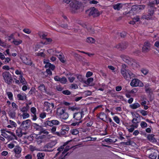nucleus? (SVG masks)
I'll use <instances>...</instances> for the list:
<instances>
[{
	"label": "nucleus",
	"mask_w": 159,
	"mask_h": 159,
	"mask_svg": "<svg viewBox=\"0 0 159 159\" xmlns=\"http://www.w3.org/2000/svg\"><path fill=\"white\" fill-rule=\"evenodd\" d=\"M57 114L61 118L65 120L67 119L69 116L68 114L66 111V110L63 107L57 108Z\"/></svg>",
	"instance_id": "nucleus-1"
},
{
	"label": "nucleus",
	"mask_w": 159,
	"mask_h": 159,
	"mask_svg": "<svg viewBox=\"0 0 159 159\" xmlns=\"http://www.w3.org/2000/svg\"><path fill=\"white\" fill-rule=\"evenodd\" d=\"M121 73L124 78L127 80H130L134 76V75L129 69H121Z\"/></svg>",
	"instance_id": "nucleus-2"
},
{
	"label": "nucleus",
	"mask_w": 159,
	"mask_h": 159,
	"mask_svg": "<svg viewBox=\"0 0 159 159\" xmlns=\"http://www.w3.org/2000/svg\"><path fill=\"white\" fill-rule=\"evenodd\" d=\"M2 75L6 83L9 84H11L12 79L11 75L9 72L5 71L3 72Z\"/></svg>",
	"instance_id": "nucleus-3"
},
{
	"label": "nucleus",
	"mask_w": 159,
	"mask_h": 159,
	"mask_svg": "<svg viewBox=\"0 0 159 159\" xmlns=\"http://www.w3.org/2000/svg\"><path fill=\"white\" fill-rule=\"evenodd\" d=\"M31 121L29 119L23 121L21 123L20 126V129H21L24 131H25L30 126Z\"/></svg>",
	"instance_id": "nucleus-4"
},
{
	"label": "nucleus",
	"mask_w": 159,
	"mask_h": 159,
	"mask_svg": "<svg viewBox=\"0 0 159 159\" xmlns=\"http://www.w3.org/2000/svg\"><path fill=\"white\" fill-rule=\"evenodd\" d=\"M130 85L132 87H143V83L139 80L134 79L132 80L130 83Z\"/></svg>",
	"instance_id": "nucleus-5"
},
{
	"label": "nucleus",
	"mask_w": 159,
	"mask_h": 159,
	"mask_svg": "<svg viewBox=\"0 0 159 159\" xmlns=\"http://www.w3.org/2000/svg\"><path fill=\"white\" fill-rule=\"evenodd\" d=\"M152 44L148 41H145L143 44L142 48V51L143 52L146 53L149 52L151 50Z\"/></svg>",
	"instance_id": "nucleus-6"
},
{
	"label": "nucleus",
	"mask_w": 159,
	"mask_h": 159,
	"mask_svg": "<svg viewBox=\"0 0 159 159\" xmlns=\"http://www.w3.org/2000/svg\"><path fill=\"white\" fill-rule=\"evenodd\" d=\"M89 10V15L90 16H91L93 17H96L100 15V13L98 10L94 7L90 8Z\"/></svg>",
	"instance_id": "nucleus-7"
},
{
	"label": "nucleus",
	"mask_w": 159,
	"mask_h": 159,
	"mask_svg": "<svg viewBox=\"0 0 159 159\" xmlns=\"http://www.w3.org/2000/svg\"><path fill=\"white\" fill-rule=\"evenodd\" d=\"M57 143V140H51L48 143L46 144L43 147V148L46 150L47 149L51 148L54 147Z\"/></svg>",
	"instance_id": "nucleus-8"
},
{
	"label": "nucleus",
	"mask_w": 159,
	"mask_h": 159,
	"mask_svg": "<svg viewBox=\"0 0 159 159\" xmlns=\"http://www.w3.org/2000/svg\"><path fill=\"white\" fill-rule=\"evenodd\" d=\"M120 57L125 62L127 63L128 64L130 65L133 64L134 61L132 58H130L129 57L125 55H121Z\"/></svg>",
	"instance_id": "nucleus-9"
},
{
	"label": "nucleus",
	"mask_w": 159,
	"mask_h": 159,
	"mask_svg": "<svg viewBox=\"0 0 159 159\" xmlns=\"http://www.w3.org/2000/svg\"><path fill=\"white\" fill-rule=\"evenodd\" d=\"M84 111H82L80 112H78L75 113L73 115V118L74 120L80 121L84 115Z\"/></svg>",
	"instance_id": "nucleus-10"
},
{
	"label": "nucleus",
	"mask_w": 159,
	"mask_h": 159,
	"mask_svg": "<svg viewBox=\"0 0 159 159\" xmlns=\"http://www.w3.org/2000/svg\"><path fill=\"white\" fill-rule=\"evenodd\" d=\"M54 107V104L52 102L50 103L48 102H45L44 103V108L47 111L51 110Z\"/></svg>",
	"instance_id": "nucleus-11"
},
{
	"label": "nucleus",
	"mask_w": 159,
	"mask_h": 159,
	"mask_svg": "<svg viewBox=\"0 0 159 159\" xmlns=\"http://www.w3.org/2000/svg\"><path fill=\"white\" fill-rule=\"evenodd\" d=\"M69 130V128L67 125H64L62 128L61 131V134L62 135H64L68 133Z\"/></svg>",
	"instance_id": "nucleus-12"
},
{
	"label": "nucleus",
	"mask_w": 159,
	"mask_h": 159,
	"mask_svg": "<svg viewBox=\"0 0 159 159\" xmlns=\"http://www.w3.org/2000/svg\"><path fill=\"white\" fill-rule=\"evenodd\" d=\"M16 135L19 137H21L23 134L25 135L27 134V132L20 129V127L16 130Z\"/></svg>",
	"instance_id": "nucleus-13"
},
{
	"label": "nucleus",
	"mask_w": 159,
	"mask_h": 159,
	"mask_svg": "<svg viewBox=\"0 0 159 159\" xmlns=\"http://www.w3.org/2000/svg\"><path fill=\"white\" fill-rule=\"evenodd\" d=\"M159 152L157 151H155L154 152H152L148 156V157L150 159H156L158 155Z\"/></svg>",
	"instance_id": "nucleus-14"
},
{
	"label": "nucleus",
	"mask_w": 159,
	"mask_h": 159,
	"mask_svg": "<svg viewBox=\"0 0 159 159\" xmlns=\"http://www.w3.org/2000/svg\"><path fill=\"white\" fill-rule=\"evenodd\" d=\"M153 11H151L150 13L146 15H143L142 16V18L145 19L149 20L151 19L152 16L153 15Z\"/></svg>",
	"instance_id": "nucleus-15"
},
{
	"label": "nucleus",
	"mask_w": 159,
	"mask_h": 159,
	"mask_svg": "<svg viewBox=\"0 0 159 159\" xmlns=\"http://www.w3.org/2000/svg\"><path fill=\"white\" fill-rule=\"evenodd\" d=\"M154 135L153 134H150L147 136L148 139L152 143L156 142V139L154 137Z\"/></svg>",
	"instance_id": "nucleus-16"
},
{
	"label": "nucleus",
	"mask_w": 159,
	"mask_h": 159,
	"mask_svg": "<svg viewBox=\"0 0 159 159\" xmlns=\"http://www.w3.org/2000/svg\"><path fill=\"white\" fill-rule=\"evenodd\" d=\"M46 64L45 66V68H48V69H49L52 70H53L55 68V66L53 64H52L51 63L48 62H46Z\"/></svg>",
	"instance_id": "nucleus-17"
},
{
	"label": "nucleus",
	"mask_w": 159,
	"mask_h": 159,
	"mask_svg": "<svg viewBox=\"0 0 159 159\" xmlns=\"http://www.w3.org/2000/svg\"><path fill=\"white\" fill-rule=\"evenodd\" d=\"M21 151V148L19 146H16L13 149V151L16 154H20Z\"/></svg>",
	"instance_id": "nucleus-18"
},
{
	"label": "nucleus",
	"mask_w": 159,
	"mask_h": 159,
	"mask_svg": "<svg viewBox=\"0 0 159 159\" xmlns=\"http://www.w3.org/2000/svg\"><path fill=\"white\" fill-rule=\"evenodd\" d=\"M97 116L103 121L107 116L104 112H101L100 113L98 114L97 115Z\"/></svg>",
	"instance_id": "nucleus-19"
},
{
	"label": "nucleus",
	"mask_w": 159,
	"mask_h": 159,
	"mask_svg": "<svg viewBox=\"0 0 159 159\" xmlns=\"http://www.w3.org/2000/svg\"><path fill=\"white\" fill-rule=\"evenodd\" d=\"M17 98L19 100H24L26 99V97L25 93H19L17 95Z\"/></svg>",
	"instance_id": "nucleus-20"
},
{
	"label": "nucleus",
	"mask_w": 159,
	"mask_h": 159,
	"mask_svg": "<svg viewBox=\"0 0 159 159\" xmlns=\"http://www.w3.org/2000/svg\"><path fill=\"white\" fill-rule=\"evenodd\" d=\"M30 107L28 105L26 104L25 106L23 107L20 108V111H21L23 113L27 112L29 111Z\"/></svg>",
	"instance_id": "nucleus-21"
},
{
	"label": "nucleus",
	"mask_w": 159,
	"mask_h": 159,
	"mask_svg": "<svg viewBox=\"0 0 159 159\" xmlns=\"http://www.w3.org/2000/svg\"><path fill=\"white\" fill-rule=\"evenodd\" d=\"M11 136L10 135H8L7 139L9 141L13 140L14 139L17 140V138L16 136L14 133H11Z\"/></svg>",
	"instance_id": "nucleus-22"
},
{
	"label": "nucleus",
	"mask_w": 159,
	"mask_h": 159,
	"mask_svg": "<svg viewBox=\"0 0 159 159\" xmlns=\"http://www.w3.org/2000/svg\"><path fill=\"white\" fill-rule=\"evenodd\" d=\"M140 107V105L138 103H135L130 105V107L132 109H136Z\"/></svg>",
	"instance_id": "nucleus-23"
},
{
	"label": "nucleus",
	"mask_w": 159,
	"mask_h": 159,
	"mask_svg": "<svg viewBox=\"0 0 159 159\" xmlns=\"http://www.w3.org/2000/svg\"><path fill=\"white\" fill-rule=\"evenodd\" d=\"M38 34L39 37L43 39H45L46 38L47 34L43 32H39L38 33Z\"/></svg>",
	"instance_id": "nucleus-24"
},
{
	"label": "nucleus",
	"mask_w": 159,
	"mask_h": 159,
	"mask_svg": "<svg viewBox=\"0 0 159 159\" xmlns=\"http://www.w3.org/2000/svg\"><path fill=\"white\" fill-rule=\"evenodd\" d=\"M22 42V41L20 39H14L12 43L15 45H18L21 44Z\"/></svg>",
	"instance_id": "nucleus-25"
},
{
	"label": "nucleus",
	"mask_w": 159,
	"mask_h": 159,
	"mask_svg": "<svg viewBox=\"0 0 159 159\" xmlns=\"http://www.w3.org/2000/svg\"><path fill=\"white\" fill-rule=\"evenodd\" d=\"M33 126L34 128L37 130L40 131L41 130L43 129V127L39 125L36 123H33Z\"/></svg>",
	"instance_id": "nucleus-26"
},
{
	"label": "nucleus",
	"mask_w": 159,
	"mask_h": 159,
	"mask_svg": "<svg viewBox=\"0 0 159 159\" xmlns=\"http://www.w3.org/2000/svg\"><path fill=\"white\" fill-rule=\"evenodd\" d=\"M30 115L27 112L22 113V114L20 115V117L22 118L23 120L28 118L30 117Z\"/></svg>",
	"instance_id": "nucleus-27"
},
{
	"label": "nucleus",
	"mask_w": 159,
	"mask_h": 159,
	"mask_svg": "<svg viewBox=\"0 0 159 159\" xmlns=\"http://www.w3.org/2000/svg\"><path fill=\"white\" fill-rule=\"evenodd\" d=\"M39 90L42 92H45L46 91V89L44 85L43 84H41L38 87Z\"/></svg>",
	"instance_id": "nucleus-28"
},
{
	"label": "nucleus",
	"mask_w": 159,
	"mask_h": 159,
	"mask_svg": "<svg viewBox=\"0 0 159 159\" xmlns=\"http://www.w3.org/2000/svg\"><path fill=\"white\" fill-rule=\"evenodd\" d=\"M122 7V5L121 3H117L113 6V8L115 10H119Z\"/></svg>",
	"instance_id": "nucleus-29"
},
{
	"label": "nucleus",
	"mask_w": 159,
	"mask_h": 159,
	"mask_svg": "<svg viewBox=\"0 0 159 159\" xmlns=\"http://www.w3.org/2000/svg\"><path fill=\"white\" fill-rule=\"evenodd\" d=\"M19 79L20 81V83H21L22 84H27V82L25 78L23 77L22 75H20Z\"/></svg>",
	"instance_id": "nucleus-30"
},
{
	"label": "nucleus",
	"mask_w": 159,
	"mask_h": 159,
	"mask_svg": "<svg viewBox=\"0 0 159 159\" xmlns=\"http://www.w3.org/2000/svg\"><path fill=\"white\" fill-rule=\"evenodd\" d=\"M50 135H48V136H46L45 135H41L39 136L38 138L42 140H44V141L45 140L47 139H49V138L48 137H50Z\"/></svg>",
	"instance_id": "nucleus-31"
},
{
	"label": "nucleus",
	"mask_w": 159,
	"mask_h": 159,
	"mask_svg": "<svg viewBox=\"0 0 159 159\" xmlns=\"http://www.w3.org/2000/svg\"><path fill=\"white\" fill-rule=\"evenodd\" d=\"M87 30L90 34H94L95 33V30L91 26H88L87 27Z\"/></svg>",
	"instance_id": "nucleus-32"
},
{
	"label": "nucleus",
	"mask_w": 159,
	"mask_h": 159,
	"mask_svg": "<svg viewBox=\"0 0 159 159\" xmlns=\"http://www.w3.org/2000/svg\"><path fill=\"white\" fill-rule=\"evenodd\" d=\"M16 114L15 111L11 110H10L8 113L9 116L12 118H15Z\"/></svg>",
	"instance_id": "nucleus-33"
},
{
	"label": "nucleus",
	"mask_w": 159,
	"mask_h": 159,
	"mask_svg": "<svg viewBox=\"0 0 159 159\" xmlns=\"http://www.w3.org/2000/svg\"><path fill=\"white\" fill-rule=\"evenodd\" d=\"M44 155V153L39 152L37 154V157L38 159H43Z\"/></svg>",
	"instance_id": "nucleus-34"
},
{
	"label": "nucleus",
	"mask_w": 159,
	"mask_h": 159,
	"mask_svg": "<svg viewBox=\"0 0 159 159\" xmlns=\"http://www.w3.org/2000/svg\"><path fill=\"white\" fill-rule=\"evenodd\" d=\"M67 80L66 78L65 77H63L62 78H61L60 77V80H59V81L61 83V84H65L67 82Z\"/></svg>",
	"instance_id": "nucleus-35"
},
{
	"label": "nucleus",
	"mask_w": 159,
	"mask_h": 159,
	"mask_svg": "<svg viewBox=\"0 0 159 159\" xmlns=\"http://www.w3.org/2000/svg\"><path fill=\"white\" fill-rule=\"evenodd\" d=\"M44 126H52V120L51 121H49V120H47L44 123Z\"/></svg>",
	"instance_id": "nucleus-36"
},
{
	"label": "nucleus",
	"mask_w": 159,
	"mask_h": 159,
	"mask_svg": "<svg viewBox=\"0 0 159 159\" xmlns=\"http://www.w3.org/2000/svg\"><path fill=\"white\" fill-rule=\"evenodd\" d=\"M95 40L92 37L88 38L86 39V41L88 43H94L95 42Z\"/></svg>",
	"instance_id": "nucleus-37"
},
{
	"label": "nucleus",
	"mask_w": 159,
	"mask_h": 159,
	"mask_svg": "<svg viewBox=\"0 0 159 159\" xmlns=\"http://www.w3.org/2000/svg\"><path fill=\"white\" fill-rule=\"evenodd\" d=\"M58 58L62 63H65V62L66 60L64 57V56H62L61 55H59Z\"/></svg>",
	"instance_id": "nucleus-38"
},
{
	"label": "nucleus",
	"mask_w": 159,
	"mask_h": 159,
	"mask_svg": "<svg viewBox=\"0 0 159 159\" xmlns=\"http://www.w3.org/2000/svg\"><path fill=\"white\" fill-rule=\"evenodd\" d=\"M6 93L9 99L12 100L13 99V94L12 93L10 92H7Z\"/></svg>",
	"instance_id": "nucleus-39"
},
{
	"label": "nucleus",
	"mask_w": 159,
	"mask_h": 159,
	"mask_svg": "<svg viewBox=\"0 0 159 159\" xmlns=\"http://www.w3.org/2000/svg\"><path fill=\"white\" fill-rule=\"evenodd\" d=\"M145 6L143 5H139L136 7V8L137 10H143L145 8Z\"/></svg>",
	"instance_id": "nucleus-40"
},
{
	"label": "nucleus",
	"mask_w": 159,
	"mask_h": 159,
	"mask_svg": "<svg viewBox=\"0 0 159 159\" xmlns=\"http://www.w3.org/2000/svg\"><path fill=\"white\" fill-rule=\"evenodd\" d=\"M121 144H124L126 145H129L132 144V142L130 139H129V141L126 142H121L120 143Z\"/></svg>",
	"instance_id": "nucleus-41"
},
{
	"label": "nucleus",
	"mask_w": 159,
	"mask_h": 159,
	"mask_svg": "<svg viewBox=\"0 0 159 159\" xmlns=\"http://www.w3.org/2000/svg\"><path fill=\"white\" fill-rule=\"evenodd\" d=\"M45 39H46L47 41L46 42H44V43H43V42H42V43H43V44H49V43L51 42L52 41V40L51 38H46Z\"/></svg>",
	"instance_id": "nucleus-42"
},
{
	"label": "nucleus",
	"mask_w": 159,
	"mask_h": 159,
	"mask_svg": "<svg viewBox=\"0 0 159 159\" xmlns=\"http://www.w3.org/2000/svg\"><path fill=\"white\" fill-rule=\"evenodd\" d=\"M140 126L142 128H144L147 127V124L145 122L142 121L140 123Z\"/></svg>",
	"instance_id": "nucleus-43"
},
{
	"label": "nucleus",
	"mask_w": 159,
	"mask_h": 159,
	"mask_svg": "<svg viewBox=\"0 0 159 159\" xmlns=\"http://www.w3.org/2000/svg\"><path fill=\"white\" fill-rule=\"evenodd\" d=\"M145 92L149 94L152 93L153 92V90L150 87H149L145 89Z\"/></svg>",
	"instance_id": "nucleus-44"
},
{
	"label": "nucleus",
	"mask_w": 159,
	"mask_h": 159,
	"mask_svg": "<svg viewBox=\"0 0 159 159\" xmlns=\"http://www.w3.org/2000/svg\"><path fill=\"white\" fill-rule=\"evenodd\" d=\"M113 119L116 123L118 124H119L120 122L119 118L116 116H115L113 117Z\"/></svg>",
	"instance_id": "nucleus-45"
},
{
	"label": "nucleus",
	"mask_w": 159,
	"mask_h": 159,
	"mask_svg": "<svg viewBox=\"0 0 159 159\" xmlns=\"http://www.w3.org/2000/svg\"><path fill=\"white\" fill-rule=\"evenodd\" d=\"M71 133L73 135H76L78 134L79 132L77 129H73L71 131Z\"/></svg>",
	"instance_id": "nucleus-46"
},
{
	"label": "nucleus",
	"mask_w": 159,
	"mask_h": 159,
	"mask_svg": "<svg viewBox=\"0 0 159 159\" xmlns=\"http://www.w3.org/2000/svg\"><path fill=\"white\" fill-rule=\"evenodd\" d=\"M127 46V43L124 42L121 43V49H125L126 48Z\"/></svg>",
	"instance_id": "nucleus-47"
},
{
	"label": "nucleus",
	"mask_w": 159,
	"mask_h": 159,
	"mask_svg": "<svg viewBox=\"0 0 159 159\" xmlns=\"http://www.w3.org/2000/svg\"><path fill=\"white\" fill-rule=\"evenodd\" d=\"M76 75L77 78L79 81L81 82L83 81V78L81 75L77 74Z\"/></svg>",
	"instance_id": "nucleus-48"
},
{
	"label": "nucleus",
	"mask_w": 159,
	"mask_h": 159,
	"mask_svg": "<svg viewBox=\"0 0 159 159\" xmlns=\"http://www.w3.org/2000/svg\"><path fill=\"white\" fill-rule=\"evenodd\" d=\"M1 131V135L4 137L6 139H7L8 135L5 132V130H2Z\"/></svg>",
	"instance_id": "nucleus-49"
},
{
	"label": "nucleus",
	"mask_w": 159,
	"mask_h": 159,
	"mask_svg": "<svg viewBox=\"0 0 159 159\" xmlns=\"http://www.w3.org/2000/svg\"><path fill=\"white\" fill-rule=\"evenodd\" d=\"M52 126L53 125H58L60 124V122L59 121L57 120H52Z\"/></svg>",
	"instance_id": "nucleus-50"
},
{
	"label": "nucleus",
	"mask_w": 159,
	"mask_h": 159,
	"mask_svg": "<svg viewBox=\"0 0 159 159\" xmlns=\"http://www.w3.org/2000/svg\"><path fill=\"white\" fill-rule=\"evenodd\" d=\"M62 93L63 94L66 95H70L71 94L70 92L68 90L63 91Z\"/></svg>",
	"instance_id": "nucleus-51"
},
{
	"label": "nucleus",
	"mask_w": 159,
	"mask_h": 159,
	"mask_svg": "<svg viewBox=\"0 0 159 159\" xmlns=\"http://www.w3.org/2000/svg\"><path fill=\"white\" fill-rule=\"evenodd\" d=\"M140 113L143 116H146L148 114V112H147V111H145L144 110H141L140 111Z\"/></svg>",
	"instance_id": "nucleus-52"
},
{
	"label": "nucleus",
	"mask_w": 159,
	"mask_h": 159,
	"mask_svg": "<svg viewBox=\"0 0 159 159\" xmlns=\"http://www.w3.org/2000/svg\"><path fill=\"white\" fill-rule=\"evenodd\" d=\"M0 45L2 47L5 48L7 46V44L2 41L0 39Z\"/></svg>",
	"instance_id": "nucleus-53"
},
{
	"label": "nucleus",
	"mask_w": 159,
	"mask_h": 159,
	"mask_svg": "<svg viewBox=\"0 0 159 159\" xmlns=\"http://www.w3.org/2000/svg\"><path fill=\"white\" fill-rule=\"evenodd\" d=\"M132 122L134 124H138L139 122L136 118H133L132 120Z\"/></svg>",
	"instance_id": "nucleus-54"
},
{
	"label": "nucleus",
	"mask_w": 159,
	"mask_h": 159,
	"mask_svg": "<svg viewBox=\"0 0 159 159\" xmlns=\"http://www.w3.org/2000/svg\"><path fill=\"white\" fill-rule=\"evenodd\" d=\"M9 123L14 127H16L17 126L15 122L11 120H9Z\"/></svg>",
	"instance_id": "nucleus-55"
},
{
	"label": "nucleus",
	"mask_w": 159,
	"mask_h": 159,
	"mask_svg": "<svg viewBox=\"0 0 159 159\" xmlns=\"http://www.w3.org/2000/svg\"><path fill=\"white\" fill-rule=\"evenodd\" d=\"M23 30L25 33L27 34H30L31 33V31L28 29H24Z\"/></svg>",
	"instance_id": "nucleus-56"
},
{
	"label": "nucleus",
	"mask_w": 159,
	"mask_h": 159,
	"mask_svg": "<svg viewBox=\"0 0 159 159\" xmlns=\"http://www.w3.org/2000/svg\"><path fill=\"white\" fill-rule=\"evenodd\" d=\"M5 59L4 62L5 64L8 63L11 60V59L9 57H6L4 59Z\"/></svg>",
	"instance_id": "nucleus-57"
},
{
	"label": "nucleus",
	"mask_w": 159,
	"mask_h": 159,
	"mask_svg": "<svg viewBox=\"0 0 159 159\" xmlns=\"http://www.w3.org/2000/svg\"><path fill=\"white\" fill-rule=\"evenodd\" d=\"M137 91L138 90L137 89L134 88L131 91H129L128 93H135L137 92Z\"/></svg>",
	"instance_id": "nucleus-58"
},
{
	"label": "nucleus",
	"mask_w": 159,
	"mask_h": 159,
	"mask_svg": "<svg viewBox=\"0 0 159 159\" xmlns=\"http://www.w3.org/2000/svg\"><path fill=\"white\" fill-rule=\"evenodd\" d=\"M11 105L12 107L13 108H14L15 109V110H17L18 108V106L16 104V103H15L14 102H13L11 103Z\"/></svg>",
	"instance_id": "nucleus-59"
},
{
	"label": "nucleus",
	"mask_w": 159,
	"mask_h": 159,
	"mask_svg": "<svg viewBox=\"0 0 159 159\" xmlns=\"http://www.w3.org/2000/svg\"><path fill=\"white\" fill-rule=\"evenodd\" d=\"M70 146H67L65 148L63 152H62V154L65 153L67 151H68L69 149L70 148Z\"/></svg>",
	"instance_id": "nucleus-60"
},
{
	"label": "nucleus",
	"mask_w": 159,
	"mask_h": 159,
	"mask_svg": "<svg viewBox=\"0 0 159 159\" xmlns=\"http://www.w3.org/2000/svg\"><path fill=\"white\" fill-rule=\"evenodd\" d=\"M86 96H87L91 95L92 94V92L91 91L87 90L84 92Z\"/></svg>",
	"instance_id": "nucleus-61"
},
{
	"label": "nucleus",
	"mask_w": 159,
	"mask_h": 159,
	"mask_svg": "<svg viewBox=\"0 0 159 159\" xmlns=\"http://www.w3.org/2000/svg\"><path fill=\"white\" fill-rule=\"evenodd\" d=\"M93 78H88L87 80V83L86 84H89L91 82H92L93 81Z\"/></svg>",
	"instance_id": "nucleus-62"
},
{
	"label": "nucleus",
	"mask_w": 159,
	"mask_h": 159,
	"mask_svg": "<svg viewBox=\"0 0 159 159\" xmlns=\"http://www.w3.org/2000/svg\"><path fill=\"white\" fill-rule=\"evenodd\" d=\"M31 112L34 114H36V109L34 107H32L30 109Z\"/></svg>",
	"instance_id": "nucleus-63"
},
{
	"label": "nucleus",
	"mask_w": 159,
	"mask_h": 159,
	"mask_svg": "<svg viewBox=\"0 0 159 159\" xmlns=\"http://www.w3.org/2000/svg\"><path fill=\"white\" fill-rule=\"evenodd\" d=\"M141 72L144 75H146L148 73V70L147 69H142L141 70Z\"/></svg>",
	"instance_id": "nucleus-64"
}]
</instances>
